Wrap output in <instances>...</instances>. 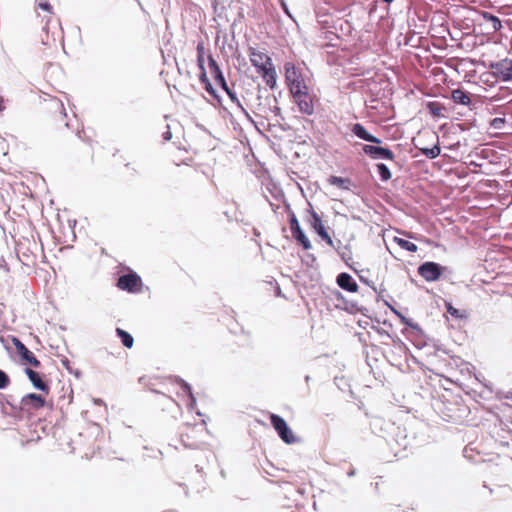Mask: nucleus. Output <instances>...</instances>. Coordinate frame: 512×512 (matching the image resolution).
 <instances>
[{
  "label": "nucleus",
  "mask_w": 512,
  "mask_h": 512,
  "mask_svg": "<svg viewBox=\"0 0 512 512\" xmlns=\"http://www.w3.org/2000/svg\"><path fill=\"white\" fill-rule=\"evenodd\" d=\"M10 378L7 376V374L0 370V390L5 389L8 385H10Z\"/></svg>",
  "instance_id": "30"
},
{
  "label": "nucleus",
  "mask_w": 512,
  "mask_h": 512,
  "mask_svg": "<svg viewBox=\"0 0 512 512\" xmlns=\"http://www.w3.org/2000/svg\"><path fill=\"white\" fill-rule=\"evenodd\" d=\"M39 7H40V9L46 10V11H51V9H52L51 5L48 3H40Z\"/></svg>",
  "instance_id": "34"
},
{
  "label": "nucleus",
  "mask_w": 512,
  "mask_h": 512,
  "mask_svg": "<svg viewBox=\"0 0 512 512\" xmlns=\"http://www.w3.org/2000/svg\"><path fill=\"white\" fill-rule=\"evenodd\" d=\"M451 99L455 104L469 105L471 103L468 92L462 89H455L451 92Z\"/></svg>",
  "instance_id": "21"
},
{
  "label": "nucleus",
  "mask_w": 512,
  "mask_h": 512,
  "mask_svg": "<svg viewBox=\"0 0 512 512\" xmlns=\"http://www.w3.org/2000/svg\"><path fill=\"white\" fill-rule=\"evenodd\" d=\"M180 440L186 447L194 448L198 445V429L194 425L185 424L180 432Z\"/></svg>",
  "instance_id": "12"
},
{
  "label": "nucleus",
  "mask_w": 512,
  "mask_h": 512,
  "mask_svg": "<svg viewBox=\"0 0 512 512\" xmlns=\"http://www.w3.org/2000/svg\"><path fill=\"white\" fill-rule=\"evenodd\" d=\"M290 230L292 233V236L301 243L304 250H310L311 244L309 239L305 236L304 232L302 231L301 226L299 225V222L297 220V217L295 216L294 212L290 213Z\"/></svg>",
  "instance_id": "11"
},
{
  "label": "nucleus",
  "mask_w": 512,
  "mask_h": 512,
  "mask_svg": "<svg viewBox=\"0 0 512 512\" xmlns=\"http://www.w3.org/2000/svg\"><path fill=\"white\" fill-rule=\"evenodd\" d=\"M378 175H380L381 180L387 182L391 178V172L387 165L380 163L376 164Z\"/></svg>",
  "instance_id": "27"
},
{
  "label": "nucleus",
  "mask_w": 512,
  "mask_h": 512,
  "mask_svg": "<svg viewBox=\"0 0 512 512\" xmlns=\"http://www.w3.org/2000/svg\"><path fill=\"white\" fill-rule=\"evenodd\" d=\"M45 407V398L34 393L23 396L20 400V409L23 412L32 414Z\"/></svg>",
  "instance_id": "7"
},
{
  "label": "nucleus",
  "mask_w": 512,
  "mask_h": 512,
  "mask_svg": "<svg viewBox=\"0 0 512 512\" xmlns=\"http://www.w3.org/2000/svg\"><path fill=\"white\" fill-rule=\"evenodd\" d=\"M248 53L252 66L270 65V63H272V60L268 54L260 51L255 47H250Z\"/></svg>",
  "instance_id": "16"
},
{
  "label": "nucleus",
  "mask_w": 512,
  "mask_h": 512,
  "mask_svg": "<svg viewBox=\"0 0 512 512\" xmlns=\"http://www.w3.org/2000/svg\"><path fill=\"white\" fill-rule=\"evenodd\" d=\"M483 18H485L488 22L492 24L494 31L501 30L502 23L499 17L490 13H483Z\"/></svg>",
  "instance_id": "26"
},
{
  "label": "nucleus",
  "mask_w": 512,
  "mask_h": 512,
  "mask_svg": "<svg viewBox=\"0 0 512 512\" xmlns=\"http://www.w3.org/2000/svg\"><path fill=\"white\" fill-rule=\"evenodd\" d=\"M208 63H209L210 73H211L212 77H214V80L216 81V83L219 84L220 86H222V88L225 91H227V85H226V81L224 79L222 70L219 68L215 58H213L211 54L208 56Z\"/></svg>",
  "instance_id": "18"
},
{
  "label": "nucleus",
  "mask_w": 512,
  "mask_h": 512,
  "mask_svg": "<svg viewBox=\"0 0 512 512\" xmlns=\"http://www.w3.org/2000/svg\"><path fill=\"white\" fill-rule=\"evenodd\" d=\"M505 123V120L503 118H495L490 122V126H492L494 129L500 130L502 129L503 125Z\"/></svg>",
  "instance_id": "33"
},
{
  "label": "nucleus",
  "mask_w": 512,
  "mask_h": 512,
  "mask_svg": "<svg viewBox=\"0 0 512 512\" xmlns=\"http://www.w3.org/2000/svg\"><path fill=\"white\" fill-rule=\"evenodd\" d=\"M421 152L427 158L435 159L438 155L441 154V148H439L438 144H436L432 148H421Z\"/></svg>",
  "instance_id": "28"
},
{
  "label": "nucleus",
  "mask_w": 512,
  "mask_h": 512,
  "mask_svg": "<svg viewBox=\"0 0 512 512\" xmlns=\"http://www.w3.org/2000/svg\"><path fill=\"white\" fill-rule=\"evenodd\" d=\"M336 283L340 288L350 292L356 293L358 291V285L355 280L346 272H342L338 274L336 278Z\"/></svg>",
  "instance_id": "17"
},
{
  "label": "nucleus",
  "mask_w": 512,
  "mask_h": 512,
  "mask_svg": "<svg viewBox=\"0 0 512 512\" xmlns=\"http://www.w3.org/2000/svg\"><path fill=\"white\" fill-rule=\"evenodd\" d=\"M117 287L129 293H139L143 282L136 273H128L118 278Z\"/></svg>",
  "instance_id": "6"
},
{
  "label": "nucleus",
  "mask_w": 512,
  "mask_h": 512,
  "mask_svg": "<svg viewBox=\"0 0 512 512\" xmlns=\"http://www.w3.org/2000/svg\"><path fill=\"white\" fill-rule=\"evenodd\" d=\"M394 242L399 247H401L403 250H406V251H409V252H413V253H415L417 251L416 244L415 243H411V242H409L406 239L395 237L394 238Z\"/></svg>",
  "instance_id": "25"
},
{
  "label": "nucleus",
  "mask_w": 512,
  "mask_h": 512,
  "mask_svg": "<svg viewBox=\"0 0 512 512\" xmlns=\"http://www.w3.org/2000/svg\"><path fill=\"white\" fill-rule=\"evenodd\" d=\"M384 3H392L393 0H383Z\"/></svg>",
  "instance_id": "38"
},
{
  "label": "nucleus",
  "mask_w": 512,
  "mask_h": 512,
  "mask_svg": "<svg viewBox=\"0 0 512 512\" xmlns=\"http://www.w3.org/2000/svg\"><path fill=\"white\" fill-rule=\"evenodd\" d=\"M85 434L88 436H95L96 441L98 440L99 437L100 438L104 437L103 431L98 426H93V427L87 429Z\"/></svg>",
  "instance_id": "29"
},
{
  "label": "nucleus",
  "mask_w": 512,
  "mask_h": 512,
  "mask_svg": "<svg viewBox=\"0 0 512 512\" xmlns=\"http://www.w3.org/2000/svg\"><path fill=\"white\" fill-rule=\"evenodd\" d=\"M495 75L501 78L502 81L512 80V60L504 58L493 66Z\"/></svg>",
  "instance_id": "15"
},
{
  "label": "nucleus",
  "mask_w": 512,
  "mask_h": 512,
  "mask_svg": "<svg viewBox=\"0 0 512 512\" xmlns=\"http://www.w3.org/2000/svg\"><path fill=\"white\" fill-rule=\"evenodd\" d=\"M328 183L341 189H348L350 180L340 176H329Z\"/></svg>",
  "instance_id": "23"
},
{
  "label": "nucleus",
  "mask_w": 512,
  "mask_h": 512,
  "mask_svg": "<svg viewBox=\"0 0 512 512\" xmlns=\"http://www.w3.org/2000/svg\"><path fill=\"white\" fill-rule=\"evenodd\" d=\"M197 65L199 70H201V74H199V81H201L204 85L206 92L210 94H214L215 91L211 85L209 78L206 75L205 67H204V55H205V45L204 42H198L197 44Z\"/></svg>",
  "instance_id": "8"
},
{
  "label": "nucleus",
  "mask_w": 512,
  "mask_h": 512,
  "mask_svg": "<svg viewBox=\"0 0 512 512\" xmlns=\"http://www.w3.org/2000/svg\"><path fill=\"white\" fill-rule=\"evenodd\" d=\"M25 373L27 375V378L30 379L32 385L35 388L48 393V385L45 383V381L43 379L40 378V375L38 372L33 371L30 368H26Z\"/></svg>",
  "instance_id": "20"
},
{
  "label": "nucleus",
  "mask_w": 512,
  "mask_h": 512,
  "mask_svg": "<svg viewBox=\"0 0 512 512\" xmlns=\"http://www.w3.org/2000/svg\"><path fill=\"white\" fill-rule=\"evenodd\" d=\"M312 221H311V227L315 229L316 233L318 234L321 239L327 243L328 246L333 247V241L329 235V233L325 230V227L323 225V221L320 216L316 212L311 213Z\"/></svg>",
  "instance_id": "14"
},
{
  "label": "nucleus",
  "mask_w": 512,
  "mask_h": 512,
  "mask_svg": "<svg viewBox=\"0 0 512 512\" xmlns=\"http://www.w3.org/2000/svg\"><path fill=\"white\" fill-rule=\"evenodd\" d=\"M4 109L3 99L0 98V111Z\"/></svg>",
  "instance_id": "37"
},
{
  "label": "nucleus",
  "mask_w": 512,
  "mask_h": 512,
  "mask_svg": "<svg viewBox=\"0 0 512 512\" xmlns=\"http://www.w3.org/2000/svg\"><path fill=\"white\" fill-rule=\"evenodd\" d=\"M290 93L298 109H300L304 115H312L315 112V98L310 95L308 89L296 90Z\"/></svg>",
  "instance_id": "4"
},
{
  "label": "nucleus",
  "mask_w": 512,
  "mask_h": 512,
  "mask_svg": "<svg viewBox=\"0 0 512 512\" xmlns=\"http://www.w3.org/2000/svg\"><path fill=\"white\" fill-rule=\"evenodd\" d=\"M116 334L118 335L119 339L122 340V344L126 348H131L133 346V338L130 333H128L126 330L122 328H116Z\"/></svg>",
  "instance_id": "24"
},
{
  "label": "nucleus",
  "mask_w": 512,
  "mask_h": 512,
  "mask_svg": "<svg viewBox=\"0 0 512 512\" xmlns=\"http://www.w3.org/2000/svg\"><path fill=\"white\" fill-rule=\"evenodd\" d=\"M284 77L290 92L308 89V86L305 85L301 72L296 68L295 64L290 62L284 64Z\"/></svg>",
  "instance_id": "3"
},
{
  "label": "nucleus",
  "mask_w": 512,
  "mask_h": 512,
  "mask_svg": "<svg viewBox=\"0 0 512 512\" xmlns=\"http://www.w3.org/2000/svg\"><path fill=\"white\" fill-rule=\"evenodd\" d=\"M351 132L356 135V137L361 138L364 141H367L369 143H376L380 144L381 139L377 138L375 136H372L370 133L367 132V130L364 128V126L360 123H356L352 125Z\"/></svg>",
  "instance_id": "19"
},
{
  "label": "nucleus",
  "mask_w": 512,
  "mask_h": 512,
  "mask_svg": "<svg viewBox=\"0 0 512 512\" xmlns=\"http://www.w3.org/2000/svg\"><path fill=\"white\" fill-rule=\"evenodd\" d=\"M180 387H182L183 391L188 394L192 402H195V398L192 395L191 386L188 383H185L183 380L179 381Z\"/></svg>",
  "instance_id": "31"
},
{
  "label": "nucleus",
  "mask_w": 512,
  "mask_h": 512,
  "mask_svg": "<svg viewBox=\"0 0 512 512\" xmlns=\"http://www.w3.org/2000/svg\"><path fill=\"white\" fill-rule=\"evenodd\" d=\"M403 236L407 237L408 239H417L413 232H401Z\"/></svg>",
  "instance_id": "35"
},
{
  "label": "nucleus",
  "mask_w": 512,
  "mask_h": 512,
  "mask_svg": "<svg viewBox=\"0 0 512 512\" xmlns=\"http://www.w3.org/2000/svg\"><path fill=\"white\" fill-rule=\"evenodd\" d=\"M363 153L370 156L372 159H386V160H394L395 154L392 150L389 148H382L372 145H364L363 146Z\"/></svg>",
  "instance_id": "13"
},
{
  "label": "nucleus",
  "mask_w": 512,
  "mask_h": 512,
  "mask_svg": "<svg viewBox=\"0 0 512 512\" xmlns=\"http://www.w3.org/2000/svg\"><path fill=\"white\" fill-rule=\"evenodd\" d=\"M12 344L14 345V348H16V351L22 360L29 364L30 366L34 368L40 367V362L32 353L31 350L27 349L24 343H22L19 339L13 338Z\"/></svg>",
  "instance_id": "9"
},
{
  "label": "nucleus",
  "mask_w": 512,
  "mask_h": 512,
  "mask_svg": "<svg viewBox=\"0 0 512 512\" xmlns=\"http://www.w3.org/2000/svg\"><path fill=\"white\" fill-rule=\"evenodd\" d=\"M427 109H428L430 115H432L434 117H444L445 107L443 106L442 103H438L436 101L429 102L427 104Z\"/></svg>",
  "instance_id": "22"
},
{
  "label": "nucleus",
  "mask_w": 512,
  "mask_h": 512,
  "mask_svg": "<svg viewBox=\"0 0 512 512\" xmlns=\"http://www.w3.org/2000/svg\"><path fill=\"white\" fill-rule=\"evenodd\" d=\"M269 419L272 428L276 430L277 435L280 436L285 444L290 445L297 442L295 434L292 433V430L281 416L271 413Z\"/></svg>",
  "instance_id": "2"
},
{
  "label": "nucleus",
  "mask_w": 512,
  "mask_h": 512,
  "mask_svg": "<svg viewBox=\"0 0 512 512\" xmlns=\"http://www.w3.org/2000/svg\"><path fill=\"white\" fill-rule=\"evenodd\" d=\"M446 308H447V312L449 314H451L453 317H455V318H462L463 317L461 311H459L458 309L452 307V305L450 303H446Z\"/></svg>",
  "instance_id": "32"
},
{
  "label": "nucleus",
  "mask_w": 512,
  "mask_h": 512,
  "mask_svg": "<svg viewBox=\"0 0 512 512\" xmlns=\"http://www.w3.org/2000/svg\"><path fill=\"white\" fill-rule=\"evenodd\" d=\"M444 267L434 261H426L417 268V273L427 282H435L442 276Z\"/></svg>",
  "instance_id": "5"
},
{
  "label": "nucleus",
  "mask_w": 512,
  "mask_h": 512,
  "mask_svg": "<svg viewBox=\"0 0 512 512\" xmlns=\"http://www.w3.org/2000/svg\"><path fill=\"white\" fill-rule=\"evenodd\" d=\"M171 131H168L166 133L163 134V137H164V140L165 141H169L171 139Z\"/></svg>",
  "instance_id": "36"
},
{
  "label": "nucleus",
  "mask_w": 512,
  "mask_h": 512,
  "mask_svg": "<svg viewBox=\"0 0 512 512\" xmlns=\"http://www.w3.org/2000/svg\"><path fill=\"white\" fill-rule=\"evenodd\" d=\"M43 112L47 118L56 124H63L65 127L69 125L66 122V113L64 104L58 98H46L43 101Z\"/></svg>",
  "instance_id": "1"
},
{
  "label": "nucleus",
  "mask_w": 512,
  "mask_h": 512,
  "mask_svg": "<svg viewBox=\"0 0 512 512\" xmlns=\"http://www.w3.org/2000/svg\"><path fill=\"white\" fill-rule=\"evenodd\" d=\"M254 67L256 68L257 74L261 75L266 86H268L271 89L276 87L277 73L275 66L272 63L261 64L259 66Z\"/></svg>",
  "instance_id": "10"
}]
</instances>
